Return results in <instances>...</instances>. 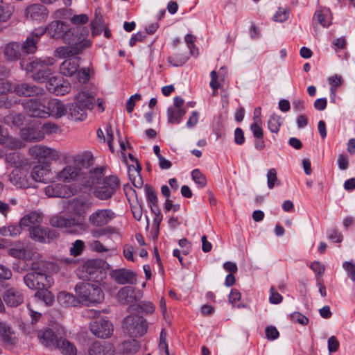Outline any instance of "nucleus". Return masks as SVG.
<instances>
[{"mask_svg": "<svg viewBox=\"0 0 355 355\" xmlns=\"http://www.w3.org/2000/svg\"><path fill=\"white\" fill-rule=\"evenodd\" d=\"M89 31L86 27L67 28L63 40L67 45L57 48L55 50V56L65 58L80 54L92 44L91 40L87 39Z\"/></svg>", "mask_w": 355, "mask_h": 355, "instance_id": "1", "label": "nucleus"}, {"mask_svg": "<svg viewBox=\"0 0 355 355\" xmlns=\"http://www.w3.org/2000/svg\"><path fill=\"white\" fill-rule=\"evenodd\" d=\"M75 291L81 302L87 305L100 303L104 299L103 292L97 284L80 282L76 285Z\"/></svg>", "mask_w": 355, "mask_h": 355, "instance_id": "2", "label": "nucleus"}, {"mask_svg": "<svg viewBox=\"0 0 355 355\" xmlns=\"http://www.w3.org/2000/svg\"><path fill=\"white\" fill-rule=\"evenodd\" d=\"M21 105L26 111H65L63 103L51 96H46L42 100L37 97L32 98Z\"/></svg>", "mask_w": 355, "mask_h": 355, "instance_id": "3", "label": "nucleus"}, {"mask_svg": "<svg viewBox=\"0 0 355 355\" xmlns=\"http://www.w3.org/2000/svg\"><path fill=\"white\" fill-rule=\"evenodd\" d=\"M123 328L130 337H140L146 333L148 324L142 316L134 314L124 318Z\"/></svg>", "mask_w": 355, "mask_h": 355, "instance_id": "4", "label": "nucleus"}, {"mask_svg": "<svg viewBox=\"0 0 355 355\" xmlns=\"http://www.w3.org/2000/svg\"><path fill=\"white\" fill-rule=\"evenodd\" d=\"M120 182L116 176H109L103 179V182L98 184L94 191V196L102 200L112 198L116 189L119 187Z\"/></svg>", "mask_w": 355, "mask_h": 355, "instance_id": "5", "label": "nucleus"}, {"mask_svg": "<svg viewBox=\"0 0 355 355\" xmlns=\"http://www.w3.org/2000/svg\"><path fill=\"white\" fill-rule=\"evenodd\" d=\"M26 286L32 289L40 291L44 288H49L53 283V278L40 272H28L24 277Z\"/></svg>", "mask_w": 355, "mask_h": 355, "instance_id": "6", "label": "nucleus"}, {"mask_svg": "<svg viewBox=\"0 0 355 355\" xmlns=\"http://www.w3.org/2000/svg\"><path fill=\"white\" fill-rule=\"evenodd\" d=\"M28 154L41 162L57 160L60 157L59 151L42 145L32 146L28 150Z\"/></svg>", "mask_w": 355, "mask_h": 355, "instance_id": "7", "label": "nucleus"}, {"mask_svg": "<svg viewBox=\"0 0 355 355\" xmlns=\"http://www.w3.org/2000/svg\"><path fill=\"white\" fill-rule=\"evenodd\" d=\"M90 330L100 338H107L113 333L112 324L106 318H98L90 323Z\"/></svg>", "mask_w": 355, "mask_h": 355, "instance_id": "8", "label": "nucleus"}, {"mask_svg": "<svg viewBox=\"0 0 355 355\" xmlns=\"http://www.w3.org/2000/svg\"><path fill=\"white\" fill-rule=\"evenodd\" d=\"M114 216L115 214L111 209H97L89 216L88 222L94 227H102L108 224Z\"/></svg>", "mask_w": 355, "mask_h": 355, "instance_id": "9", "label": "nucleus"}, {"mask_svg": "<svg viewBox=\"0 0 355 355\" xmlns=\"http://www.w3.org/2000/svg\"><path fill=\"white\" fill-rule=\"evenodd\" d=\"M29 232L31 239L40 243H50L58 236L55 230L41 225L31 227Z\"/></svg>", "mask_w": 355, "mask_h": 355, "instance_id": "10", "label": "nucleus"}, {"mask_svg": "<svg viewBox=\"0 0 355 355\" xmlns=\"http://www.w3.org/2000/svg\"><path fill=\"white\" fill-rule=\"evenodd\" d=\"M142 296L140 290L131 286H123L117 293L118 300L123 304H132L139 301Z\"/></svg>", "mask_w": 355, "mask_h": 355, "instance_id": "11", "label": "nucleus"}, {"mask_svg": "<svg viewBox=\"0 0 355 355\" xmlns=\"http://www.w3.org/2000/svg\"><path fill=\"white\" fill-rule=\"evenodd\" d=\"M21 130V137L28 142H39L44 139L43 132L39 127L35 119L31 121V124Z\"/></svg>", "mask_w": 355, "mask_h": 355, "instance_id": "12", "label": "nucleus"}, {"mask_svg": "<svg viewBox=\"0 0 355 355\" xmlns=\"http://www.w3.org/2000/svg\"><path fill=\"white\" fill-rule=\"evenodd\" d=\"M38 29L42 31V36L46 33L51 38L55 40L61 38L63 41L67 26L64 21L57 20L51 21L45 28Z\"/></svg>", "mask_w": 355, "mask_h": 355, "instance_id": "13", "label": "nucleus"}, {"mask_svg": "<svg viewBox=\"0 0 355 355\" xmlns=\"http://www.w3.org/2000/svg\"><path fill=\"white\" fill-rule=\"evenodd\" d=\"M42 37V31L38 28L32 31L26 38L25 41L21 43L23 54L24 55L34 54L38 49V43Z\"/></svg>", "mask_w": 355, "mask_h": 355, "instance_id": "14", "label": "nucleus"}, {"mask_svg": "<svg viewBox=\"0 0 355 355\" xmlns=\"http://www.w3.org/2000/svg\"><path fill=\"white\" fill-rule=\"evenodd\" d=\"M40 116L39 114L30 115L27 112H9L4 116L3 119L5 123L8 125L20 127L31 124L33 118Z\"/></svg>", "mask_w": 355, "mask_h": 355, "instance_id": "15", "label": "nucleus"}, {"mask_svg": "<svg viewBox=\"0 0 355 355\" xmlns=\"http://www.w3.org/2000/svg\"><path fill=\"white\" fill-rule=\"evenodd\" d=\"M48 90L57 96L64 95L69 93L71 85L68 80L60 76H51L47 83Z\"/></svg>", "mask_w": 355, "mask_h": 355, "instance_id": "16", "label": "nucleus"}, {"mask_svg": "<svg viewBox=\"0 0 355 355\" xmlns=\"http://www.w3.org/2000/svg\"><path fill=\"white\" fill-rule=\"evenodd\" d=\"M110 276L119 284H133L136 282L135 274L125 268L112 270Z\"/></svg>", "mask_w": 355, "mask_h": 355, "instance_id": "17", "label": "nucleus"}, {"mask_svg": "<svg viewBox=\"0 0 355 355\" xmlns=\"http://www.w3.org/2000/svg\"><path fill=\"white\" fill-rule=\"evenodd\" d=\"M104 262L101 259L89 260L85 265V272L87 275L85 276L88 280L98 281V275L102 274L103 270Z\"/></svg>", "mask_w": 355, "mask_h": 355, "instance_id": "18", "label": "nucleus"}, {"mask_svg": "<svg viewBox=\"0 0 355 355\" xmlns=\"http://www.w3.org/2000/svg\"><path fill=\"white\" fill-rule=\"evenodd\" d=\"M49 15L46 8L39 3L28 6L25 10V16L28 19L42 21L45 20Z\"/></svg>", "mask_w": 355, "mask_h": 355, "instance_id": "19", "label": "nucleus"}, {"mask_svg": "<svg viewBox=\"0 0 355 355\" xmlns=\"http://www.w3.org/2000/svg\"><path fill=\"white\" fill-rule=\"evenodd\" d=\"M3 299L7 306L17 307L24 302V296L21 291L9 288L4 291Z\"/></svg>", "mask_w": 355, "mask_h": 355, "instance_id": "20", "label": "nucleus"}, {"mask_svg": "<svg viewBox=\"0 0 355 355\" xmlns=\"http://www.w3.org/2000/svg\"><path fill=\"white\" fill-rule=\"evenodd\" d=\"M84 173L76 166H67L58 175L57 178L62 182H71L80 179Z\"/></svg>", "mask_w": 355, "mask_h": 355, "instance_id": "21", "label": "nucleus"}, {"mask_svg": "<svg viewBox=\"0 0 355 355\" xmlns=\"http://www.w3.org/2000/svg\"><path fill=\"white\" fill-rule=\"evenodd\" d=\"M114 347L106 342H94L88 349L89 355H114Z\"/></svg>", "mask_w": 355, "mask_h": 355, "instance_id": "22", "label": "nucleus"}, {"mask_svg": "<svg viewBox=\"0 0 355 355\" xmlns=\"http://www.w3.org/2000/svg\"><path fill=\"white\" fill-rule=\"evenodd\" d=\"M60 66V73L65 76L75 74L80 65V58L75 56L67 57Z\"/></svg>", "mask_w": 355, "mask_h": 355, "instance_id": "23", "label": "nucleus"}, {"mask_svg": "<svg viewBox=\"0 0 355 355\" xmlns=\"http://www.w3.org/2000/svg\"><path fill=\"white\" fill-rule=\"evenodd\" d=\"M15 92L19 96H33L34 95H42L44 90L35 85L21 83L16 85L14 87Z\"/></svg>", "mask_w": 355, "mask_h": 355, "instance_id": "24", "label": "nucleus"}, {"mask_svg": "<svg viewBox=\"0 0 355 355\" xmlns=\"http://www.w3.org/2000/svg\"><path fill=\"white\" fill-rule=\"evenodd\" d=\"M76 107L83 111V110H92L95 106V99L93 96L85 92H79L75 97Z\"/></svg>", "mask_w": 355, "mask_h": 355, "instance_id": "25", "label": "nucleus"}, {"mask_svg": "<svg viewBox=\"0 0 355 355\" xmlns=\"http://www.w3.org/2000/svg\"><path fill=\"white\" fill-rule=\"evenodd\" d=\"M44 193L48 197L53 198H67L71 194L68 186L58 183L45 187Z\"/></svg>", "mask_w": 355, "mask_h": 355, "instance_id": "26", "label": "nucleus"}, {"mask_svg": "<svg viewBox=\"0 0 355 355\" xmlns=\"http://www.w3.org/2000/svg\"><path fill=\"white\" fill-rule=\"evenodd\" d=\"M37 337L43 345L51 349H54L59 340V338L50 329L38 331Z\"/></svg>", "mask_w": 355, "mask_h": 355, "instance_id": "27", "label": "nucleus"}, {"mask_svg": "<svg viewBox=\"0 0 355 355\" xmlns=\"http://www.w3.org/2000/svg\"><path fill=\"white\" fill-rule=\"evenodd\" d=\"M6 58L10 61H16L21 58L23 54L20 42H12L6 44L4 49Z\"/></svg>", "mask_w": 355, "mask_h": 355, "instance_id": "28", "label": "nucleus"}, {"mask_svg": "<svg viewBox=\"0 0 355 355\" xmlns=\"http://www.w3.org/2000/svg\"><path fill=\"white\" fill-rule=\"evenodd\" d=\"M104 175V168L99 167L91 170L89 174L80 179H84L83 183L85 187H91L94 185L100 184Z\"/></svg>", "mask_w": 355, "mask_h": 355, "instance_id": "29", "label": "nucleus"}, {"mask_svg": "<svg viewBox=\"0 0 355 355\" xmlns=\"http://www.w3.org/2000/svg\"><path fill=\"white\" fill-rule=\"evenodd\" d=\"M54 62V59L50 57L44 59L33 58L26 64L25 70L28 72L37 71L40 69L53 65Z\"/></svg>", "mask_w": 355, "mask_h": 355, "instance_id": "30", "label": "nucleus"}, {"mask_svg": "<svg viewBox=\"0 0 355 355\" xmlns=\"http://www.w3.org/2000/svg\"><path fill=\"white\" fill-rule=\"evenodd\" d=\"M139 349L138 342L135 339L123 341L117 347V353L121 355H133Z\"/></svg>", "mask_w": 355, "mask_h": 355, "instance_id": "31", "label": "nucleus"}, {"mask_svg": "<svg viewBox=\"0 0 355 355\" xmlns=\"http://www.w3.org/2000/svg\"><path fill=\"white\" fill-rule=\"evenodd\" d=\"M50 170L47 166H35L31 173V177L36 182H46L49 180Z\"/></svg>", "mask_w": 355, "mask_h": 355, "instance_id": "32", "label": "nucleus"}, {"mask_svg": "<svg viewBox=\"0 0 355 355\" xmlns=\"http://www.w3.org/2000/svg\"><path fill=\"white\" fill-rule=\"evenodd\" d=\"M58 349L64 355H76L77 349L75 345L69 340L59 338L54 349Z\"/></svg>", "mask_w": 355, "mask_h": 355, "instance_id": "33", "label": "nucleus"}, {"mask_svg": "<svg viewBox=\"0 0 355 355\" xmlns=\"http://www.w3.org/2000/svg\"><path fill=\"white\" fill-rule=\"evenodd\" d=\"M42 218L40 214L33 211L24 216L19 222V225L21 227H29L31 228L33 226H37L42 223Z\"/></svg>", "mask_w": 355, "mask_h": 355, "instance_id": "34", "label": "nucleus"}, {"mask_svg": "<svg viewBox=\"0 0 355 355\" xmlns=\"http://www.w3.org/2000/svg\"><path fill=\"white\" fill-rule=\"evenodd\" d=\"M15 12V6L12 3H9L0 1V23L8 21Z\"/></svg>", "mask_w": 355, "mask_h": 355, "instance_id": "35", "label": "nucleus"}, {"mask_svg": "<svg viewBox=\"0 0 355 355\" xmlns=\"http://www.w3.org/2000/svg\"><path fill=\"white\" fill-rule=\"evenodd\" d=\"M50 115L51 113L52 116L55 119H60L62 116H66L67 119L78 122L83 121L86 119L87 115V112H46Z\"/></svg>", "mask_w": 355, "mask_h": 355, "instance_id": "36", "label": "nucleus"}, {"mask_svg": "<svg viewBox=\"0 0 355 355\" xmlns=\"http://www.w3.org/2000/svg\"><path fill=\"white\" fill-rule=\"evenodd\" d=\"M14 334V331L8 323L0 322V336L4 343L9 345L13 344Z\"/></svg>", "mask_w": 355, "mask_h": 355, "instance_id": "37", "label": "nucleus"}, {"mask_svg": "<svg viewBox=\"0 0 355 355\" xmlns=\"http://www.w3.org/2000/svg\"><path fill=\"white\" fill-rule=\"evenodd\" d=\"M57 301L64 306H74L77 303L76 297L66 291H61L57 295Z\"/></svg>", "mask_w": 355, "mask_h": 355, "instance_id": "38", "label": "nucleus"}, {"mask_svg": "<svg viewBox=\"0 0 355 355\" xmlns=\"http://www.w3.org/2000/svg\"><path fill=\"white\" fill-rule=\"evenodd\" d=\"M91 26L92 36L101 34L105 27L103 17L97 10L95 12V17L92 20Z\"/></svg>", "mask_w": 355, "mask_h": 355, "instance_id": "39", "label": "nucleus"}, {"mask_svg": "<svg viewBox=\"0 0 355 355\" xmlns=\"http://www.w3.org/2000/svg\"><path fill=\"white\" fill-rule=\"evenodd\" d=\"M49 288H42L40 291H37L35 293V297L38 300L44 302L46 305H53L55 297L53 294L48 290Z\"/></svg>", "mask_w": 355, "mask_h": 355, "instance_id": "40", "label": "nucleus"}, {"mask_svg": "<svg viewBox=\"0 0 355 355\" xmlns=\"http://www.w3.org/2000/svg\"><path fill=\"white\" fill-rule=\"evenodd\" d=\"M53 71L49 67L40 69L37 71L32 75L33 79L37 83H44L49 81V78H51Z\"/></svg>", "mask_w": 355, "mask_h": 355, "instance_id": "41", "label": "nucleus"}, {"mask_svg": "<svg viewBox=\"0 0 355 355\" xmlns=\"http://www.w3.org/2000/svg\"><path fill=\"white\" fill-rule=\"evenodd\" d=\"M313 21H317L323 27H327L331 24V18L329 16V10H317L313 18Z\"/></svg>", "mask_w": 355, "mask_h": 355, "instance_id": "42", "label": "nucleus"}, {"mask_svg": "<svg viewBox=\"0 0 355 355\" xmlns=\"http://www.w3.org/2000/svg\"><path fill=\"white\" fill-rule=\"evenodd\" d=\"M50 223L53 227H70L74 224V220L65 218L60 216H55L51 218Z\"/></svg>", "mask_w": 355, "mask_h": 355, "instance_id": "43", "label": "nucleus"}, {"mask_svg": "<svg viewBox=\"0 0 355 355\" xmlns=\"http://www.w3.org/2000/svg\"><path fill=\"white\" fill-rule=\"evenodd\" d=\"M187 60V56L185 54L177 53L168 58V62L174 67L183 65Z\"/></svg>", "mask_w": 355, "mask_h": 355, "instance_id": "44", "label": "nucleus"}, {"mask_svg": "<svg viewBox=\"0 0 355 355\" xmlns=\"http://www.w3.org/2000/svg\"><path fill=\"white\" fill-rule=\"evenodd\" d=\"M267 184L270 189L274 188L275 185H280V181L277 176V171L275 168H270L267 173Z\"/></svg>", "mask_w": 355, "mask_h": 355, "instance_id": "45", "label": "nucleus"}, {"mask_svg": "<svg viewBox=\"0 0 355 355\" xmlns=\"http://www.w3.org/2000/svg\"><path fill=\"white\" fill-rule=\"evenodd\" d=\"M21 227L19 226L10 225L7 227H3L0 230L1 234L4 236H15L21 233Z\"/></svg>", "mask_w": 355, "mask_h": 355, "instance_id": "46", "label": "nucleus"}, {"mask_svg": "<svg viewBox=\"0 0 355 355\" xmlns=\"http://www.w3.org/2000/svg\"><path fill=\"white\" fill-rule=\"evenodd\" d=\"M281 124V118L276 114H272L268 123L269 130L274 133H277L279 131Z\"/></svg>", "mask_w": 355, "mask_h": 355, "instance_id": "47", "label": "nucleus"}, {"mask_svg": "<svg viewBox=\"0 0 355 355\" xmlns=\"http://www.w3.org/2000/svg\"><path fill=\"white\" fill-rule=\"evenodd\" d=\"M136 311L146 314L153 313L155 311V306L150 302L143 301L137 305Z\"/></svg>", "mask_w": 355, "mask_h": 355, "instance_id": "48", "label": "nucleus"}, {"mask_svg": "<svg viewBox=\"0 0 355 355\" xmlns=\"http://www.w3.org/2000/svg\"><path fill=\"white\" fill-rule=\"evenodd\" d=\"M193 180L200 187H205L207 184L205 176L198 169H194L191 172Z\"/></svg>", "mask_w": 355, "mask_h": 355, "instance_id": "49", "label": "nucleus"}, {"mask_svg": "<svg viewBox=\"0 0 355 355\" xmlns=\"http://www.w3.org/2000/svg\"><path fill=\"white\" fill-rule=\"evenodd\" d=\"M131 211L135 220H140L143 215V209L141 204L136 198L135 202L130 203Z\"/></svg>", "mask_w": 355, "mask_h": 355, "instance_id": "50", "label": "nucleus"}, {"mask_svg": "<svg viewBox=\"0 0 355 355\" xmlns=\"http://www.w3.org/2000/svg\"><path fill=\"white\" fill-rule=\"evenodd\" d=\"M48 264V262L44 261L33 262L31 264L32 271L31 272H40L47 275Z\"/></svg>", "mask_w": 355, "mask_h": 355, "instance_id": "51", "label": "nucleus"}, {"mask_svg": "<svg viewBox=\"0 0 355 355\" xmlns=\"http://www.w3.org/2000/svg\"><path fill=\"white\" fill-rule=\"evenodd\" d=\"M40 128L44 137L46 135L57 133L60 129L58 125L50 122L44 123Z\"/></svg>", "mask_w": 355, "mask_h": 355, "instance_id": "52", "label": "nucleus"}, {"mask_svg": "<svg viewBox=\"0 0 355 355\" xmlns=\"http://www.w3.org/2000/svg\"><path fill=\"white\" fill-rule=\"evenodd\" d=\"M84 242L81 240H76L70 248V254L73 257L80 255L84 249Z\"/></svg>", "mask_w": 355, "mask_h": 355, "instance_id": "53", "label": "nucleus"}, {"mask_svg": "<svg viewBox=\"0 0 355 355\" xmlns=\"http://www.w3.org/2000/svg\"><path fill=\"white\" fill-rule=\"evenodd\" d=\"M141 171H133L128 173L129 178L132 184L137 188H141L143 185V181L140 175Z\"/></svg>", "mask_w": 355, "mask_h": 355, "instance_id": "54", "label": "nucleus"}, {"mask_svg": "<svg viewBox=\"0 0 355 355\" xmlns=\"http://www.w3.org/2000/svg\"><path fill=\"white\" fill-rule=\"evenodd\" d=\"M145 192L148 202L151 204L157 203V197L155 190L149 185H145Z\"/></svg>", "mask_w": 355, "mask_h": 355, "instance_id": "55", "label": "nucleus"}, {"mask_svg": "<svg viewBox=\"0 0 355 355\" xmlns=\"http://www.w3.org/2000/svg\"><path fill=\"white\" fill-rule=\"evenodd\" d=\"M291 319L293 322L302 325H306L309 323V319L300 312H295L291 314Z\"/></svg>", "mask_w": 355, "mask_h": 355, "instance_id": "56", "label": "nucleus"}, {"mask_svg": "<svg viewBox=\"0 0 355 355\" xmlns=\"http://www.w3.org/2000/svg\"><path fill=\"white\" fill-rule=\"evenodd\" d=\"M343 268L347 272L349 277L353 281H355V264L345 261L343 264Z\"/></svg>", "mask_w": 355, "mask_h": 355, "instance_id": "57", "label": "nucleus"}, {"mask_svg": "<svg viewBox=\"0 0 355 355\" xmlns=\"http://www.w3.org/2000/svg\"><path fill=\"white\" fill-rule=\"evenodd\" d=\"M10 256L17 259H26L28 257L24 249L11 248L9 250Z\"/></svg>", "mask_w": 355, "mask_h": 355, "instance_id": "58", "label": "nucleus"}, {"mask_svg": "<svg viewBox=\"0 0 355 355\" xmlns=\"http://www.w3.org/2000/svg\"><path fill=\"white\" fill-rule=\"evenodd\" d=\"M140 99L141 95L139 94H135V95L131 96L126 102L127 111H132L136 102L139 101Z\"/></svg>", "mask_w": 355, "mask_h": 355, "instance_id": "59", "label": "nucleus"}, {"mask_svg": "<svg viewBox=\"0 0 355 355\" xmlns=\"http://www.w3.org/2000/svg\"><path fill=\"white\" fill-rule=\"evenodd\" d=\"M270 293L269 301L271 304H277L282 302V296L273 287L270 288Z\"/></svg>", "mask_w": 355, "mask_h": 355, "instance_id": "60", "label": "nucleus"}, {"mask_svg": "<svg viewBox=\"0 0 355 355\" xmlns=\"http://www.w3.org/2000/svg\"><path fill=\"white\" fill-rule=\"evenodd\" d=\"M89 246L92 250L98 252H103L107 251V249H106L104 245L97 240L89 242Z\"/></svg>", "mask_w": 355, "mask_h": 355, "instance_id": "61", "label": "nucleus"}, {"mask_svg": "<svg viewBox=\"0 0 355 355\" xmlns=\"http://www.w3.org/2000/svg\"><path fill=\"white\" fill-rule=\"evenodd\" d=\"M77 78L81 83H87L89 79V74L87 69L83 68L77 71Z\"/></svg>", "mask_w": 355, "mask_h": 355, "instance_id": "62", "label": "nucleus"}, {"mask_svg": "<svg viewBox=\"0 0 355 355\" xmlns=\"http://www.w3.org/2000/svg\"><path fill=\"white\" fill-rule=\"evenodd\" d=\"M329 83L331 85V90L333 92V87H337L342 85L343 78L341 76L334 75L328 78Z\"/></svg>", "mask_w": 355, "mask_h": 355, "instance_id": "63", "label": "nucleus"}, {"mask_svg": "<svg viewBox=\"0 0 355 355\" xmlns=\"http://www.w3.org/2000/svg\"><path fill=\"white\" fill-rule=\"evenodd\" d=\"M10 89V83L6 79L0 77V95L7 94Z\"/></svg>", "mask_w": 355, "mask_h": 355, "instance_id": "64", "label": "nucleus"}]
</instances>
